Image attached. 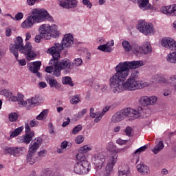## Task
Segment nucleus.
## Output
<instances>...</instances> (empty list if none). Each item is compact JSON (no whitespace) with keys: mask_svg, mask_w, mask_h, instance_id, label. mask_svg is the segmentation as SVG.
I'll return each instance as SVG.
<instances>
[{"mask_svg":"<svg viewBox=\"0 0 176 176\" xmlns=\"http://www.w3.org/2000/svg\"><path fill=\"white\" fill-rule=\"evenodd\" d=\"M144 65L145 62L142 60L124 61L118 63L115 67L116 73L109 78L111 91L114 94H119L123 91H135L142 87H148L149 84L147 82L138 80L140 76L138 70H133L130 75V69H137Z\"/></svg>","mask_w":176,"mask_h":176,"instance_id":"obj_1","label":"nucleus"},{"mask_svg":"<svg viewBox=\"0 0 176 176\" xmlns=\"http://www.w3.org/2000/svg\"><path fill=\"white\" fill-rule=\"evenodd\" d=\"M46 21H53V17L47 10L43 8H34L31 10V14L21 23V26L23 30H30L34 27V24Z\"/></svg>","mask_w":176,"mask_h":176,"instance_id":"obj_2","label":"nucleus"},{"mask_svg":"<svg viewBox=\"0 0 176 176\" xmlns=\"http://www.w3.org/2000/svg\"><path fill=\"white\" fill-rule=\"evenodd\" d=\"M77 162L74 165V173L76 174H87L90 171V162L84 154H78L76 156Z\"/></svg>","mask_w":176,"mask_h":176,"instance_id":"obj_3","label":"nucleus"},{"mask_svg":"<svg viewBox=\"0 0 176 176\" xmlns=\"http://www.w3.org/2000/svg\"><path fill=\"white\" fill-rule=\"evenodd\" d=\"M39 34L43 35L44 39L49 41L52 39V37L57 38L60 35V32L57 30V25H49L43 24L38 28Z\"/></svg>","mask_w":176,"mask_h":176,"instance_id":"obj_4","label":"nucleus"},{"mask_svg":"<svg viewBox=\"0 0 176 176\" xmlns=\"http://www.w3.org/2000/svg\"><path fill=\"white\" fill-rule=\"evenodd\" d=\"M25 46L23 45V38L21 36H18L16 38L15 44H11L10 45V52L15 56L16 60L19 58V51L20 53H24Z\"/></svg>","mask_w":176,"mask_h":176,"instance_id":"obj_5","label":"nucleus"},{"mask_svg":"<svg viewBox=\"0 0 176 176\" xmlns=\"http://www.w3.org/2000/svg\"><path fill=\"white\" fill-rule=\"evenodd\" d=\"M82 3L88 9H91V6H93L90 0H82ZM59 5L64 9H71L72 8H76L77 3L76 0H59Z\"/></svg>","mask_w":176,"mask_h":176,"instance_id":"obj_6","label":"nucleus"},{"mask_svg":"<svg viewBox=\"0 0 176 176\" xmlns=\"http://www.w3.org/2000/svg\"><path fill=\"white\" fill-rule=\"evenodd\" d=\"M152 52V47L148 42L144 43L141 46L137 44L133 45V53L140 57L141 54H149Z\"/></svg>","mask_w":176,"mask_h":176,"instance_id":"obj_7","label":"nucleus"},{"mask_svg":"<svg viewBox=\"0 0 176 176\" xmlns=\"http://www.w3.org/2000/svg\"><path fill=\"white\" fill-rule=\"evenodd\" d=\"M138 30L144 35H151V34L155 32L153 25L152 23H148L145 21H139L138 24Z\"/></svg>","mask_w":176,"mask_h":176,"instance_id":"obj_8","label":"nucleus"},{"mask_svg":"<svg viewBox=\"0 0 176 176\" xmlns=\"http://www.w3.org/2000/svg\"><path fill=\"white\" fill-rule=\"evenodd\" d=\"M65 47L63 43H55L54 46L47 50L48 54H52V60H58L60 58V53L64 50Z\"/></svg>","mask_w":176,"mask_h":176,"instance_id":"obj_9","label":"nucleus"},{"mask_svg":"<svg viewBox=\"0 0 176 176\" xmlns=\"http://www.w3.org/2000/svg\"><path fill=\"white\" fill-rule=\"evenodd\" d=\"M127 118H133V119H140L144 118V109L142 107H138L136 109L127 108L125 109Z\"/></svg>","mask_w":176,"mask_h":176,"instance_id":"obj_10","label":"nucleus"},{"mask_svg":"<svg viewBox=\"0 0 176 176\" xmlns=\"http://www.w3.org/2000/svg\"><path fill=\"white\" fill-rule=\"evenodd\" d=\"M91 160L98 170H101L105 165V156L101 153L93 155Z\"/></svg>","mask_w":176,"mask_h":176,"instance_id":"obj_11","label":"nucleus"},{"mask_svg":"<svg viewBox=\"0 0 176 176\" xmlns=\"http://www.w3.org/2000/svg\"><path fill=\"white\" fill-rule=\"evenodd\" d=\"M118 155L116 153H113L110 155L107 165L106 166L105 173H109L112 174L113 173V167L115 164H116L118 162Z\"/></svg>","mask_w":176,"mask_h":176,"instance_id":"obj_12","label":"nucleus"},{"mask_svg":"<svg viewBox=\"0 0 176 176\" xmlns=\"http://www.w3.org/2000/svg\"><path fill=\"white\" fill-rule=\"evenodd\" d=\"M21 53L26 56V58L28 61H31V60H34V58H36V54L34 53V51H32V45L30 42L26 43L23 52Z\"/></svg>","mask_w":176,"mask_h":176,"instance_id":"obj_13","label":"nucleus"},{"mask_svg":"<svg viewBox=\"0 0 176 176\" xmlns=\"http://www.w3.org/2000/svg\"><path fill=\"white\" fill-rule=\"evenodd\" d=\"M156 101H157V97L156 96H142L140 99V104H141L142 107H149V105H155Z\"/></svg>","mask_w":176,"mask_h":176,"instance_id":"obj_14","label":"nucleus"},{"mask_svg":"<svg viewBox=\"0 0 176 176\" xmlns=\"http://www.w3.org/2000/svg\"><path fill=\"white\" fill-rule=\"evenodd\" d=\"M161 12L166 16H175L176 17V4H172L167 6H163Z\"/></svg>","mask_w":176,"mask_h":176,"instance_id":"obj_15","label":"nucleus"},{"mask_svg":"<svg viewBox=\"0 0 176 176\" xmlns=\"http://www.w3.org/2000/svg\"><path fill=\"white\" fill-rule=\"evenodd\" d=\"M138 5L142 10H156V7L149 3V0H138Z\"/></svg>","mask_w":176,"mask_h":176,"instance_id":"obj_16","label":"nucleus"},{"mask_svg":"<svg viewBox=\"0 0 176 176\" xmlns=\"http://www.w3.org/2000/svg\"><path fill=\"white\" fill-rule=\"evenodd\" d=\"M62 45L65 49H69L74 45V36L71 34H65L62 39Z\"/></svg>","mask_w":176,"mask_h":176,"instance_id":"obj_17","label":"nucleus"},{"mask_svg":"<svg viewBox=\"0 0 176 176\" xmlns=\"http://www.w3.org/2000/svg\"><path fill=\"white\" fill-rule=\"evenodd\" d=\"M42 138H36L34 141L30 145L29 153H36V151L39 149V147L42 145Z\"/></svg>","mask_w":176,"mask_h":176,"instance_id":"obj_18","label":"nucleus"},{"mask_svg":"<svg viewBox=\"0 0 176 176\" xmlns=\"http://www.w3.org/2000/svg\"><path fill=\"white\" fill-rule=\"evenodd\" d=\"M127 118V114L126 113V109L122 111H118L111 118L112 123H119V122H122V120H124V118Z\"/></svg>","mask_w":176,"mask_h":176,"instance_id":"obj_19","label":"nucleus"},{"mask_svg":"<svg viewBox=\"0 0 176 176\" xmlns=\"http://www.w3.org/2000/svg\"><path fill=\"white\" fill-rule=\"evenodd\" d=\"M175 39L170 37H165L161 41V45L165 49L173 50L174 47Z\"/></svg>","mask_w":176,"mask_h":176,"instance_id":"obj_20","label":"nucleus"},{"mask_svg":"<svg viewBox=\"0 0 176 176\" xmlns=\"http://www.w3.org/2000/svg\"><path fill=\"white\" fill-rule=\"evenodd\" d=\"M115 45L113 40H111L108 41L104 45H101L98 47V50H100V52H103L104 53H111L113 48L112 47Z\"/></svg>","mask_w":176,"mask_h":176,"instance_id":"obj_21","label":"nucleus"},{"mask_svg":"<svg viewBox=\"0 0 176 176\" xmlns=\"http://www.w3.org/2000/svg\"><path fill=\"white\" fill-rule=\"evenodd\" d=\"M151 82H152V83H165L166 85L171 83L169 79L162 76L160 74H155L152 76L151 78Z\"/></svg>","mask_w":176,"mask_h":176,"instance_id":"obj_22","label":"nucleus"},{"mask_svg":"<svg viewBox=\"0 0 176 176\" xmlns=\"http://www.w3.org/2000/svg\"><path fill=\"white\" fill-rule=\"evenodd\" d=\"M137 170L142 175H149L151 174V169H149V166L143 162H140L136 166Z\"/></svg>","mask_w":176,"mask_h":176,"instance_id":"obj_23","label":"nucleus"},{"mask_svg":"<svg viewBox=\"0 0 176 176\" xmlns=\"http://www.w3.org/2000/svg\"><path fill=\"white\" fill-rule=\"evenodd\" d=\"M57 65L60 69H65L66 72H69L72 69V65L68 59H63L60 62L58 60Z\"/></svg>","mask_w":176,"mask_h":176,"instance_id":"obj_24","label":"nucleus"},{"mask_svg":"<svg viewBox=\"0 0 176 176\" xmlns=\"http://www.w3.org/2000/svg\"><path fill=\"white\" fill-rule=\"evenodd\" d=\"M58 60L51 59L50 60V65L54 66L53 75L54 76H60L61 75V71L63 70L58 65Z\"/></svg>","mask_w":176,"mask_h":176,"instance_id":"obj_25","label":"nucleus"},{"mask_svg":"<svg viewBox=\"0 0 176 176\" xmlns=\"http://www.w3.org/2000/svg\"><path fill=\"white\" fill-rule=\"evenodd\" d=\"M41 65H42V62L35 61L28 64V68L31 72H36L41 69Z\"/></svg>","mask_w":176,"mask_h":176,"instance_id":"obj_26","label":"nucleus"},{"mask_svg":"<svg viewBox=\"0 0 176 176\" xmlns=\"http://www.w3.org/2000/svg\"><path fill=\"white\" fill-rule=\"evenodd\" d=\"M118 176H130V168L127 165L118 167Z\"/></svg>","mask_w":176,"mask_h":176,"instance_id":"obj_27","label":"nucleus"},{"mask_svg":"<svg viewBox=\"0 0 176 176\" xmlns=\"http://www.w3.org/2000/svg\"><path fill=\"white\" fill-rule=\"evenodd\" d=\"M18 105L21 108H23V107H25L27 109H29L28 107V100H24V95L19 94H18Z\"/></svg>","mask_w":176,"mask_h":176,"instance_id":"obj_28","label":"nucleus"},{"mask_svg":"<svg viewBox=\"0 0 176 176\" xmlns=\"http://www.w3.org/2000/svg\"><path fill=\"white\" fill-rule=\"evenodd\" d=\"M8 152H11L14 156H20L23 155V151H24L23 147H12L7 149Z\"/></svg>","mask_w":176,"mask_h":176,"instance_id":"obj_29","label":"nucleus"},{"mask_svg":"<svg viewBox=\"0 0 176 176\" xmlns=\"http://www.w3.org/2000/svg\"><path fill=\"white\" fill-rule=\"evenodd\" d=\"M166 61L170 64H176V51H173L167 55Z\"/></svg>","mask_w":176,"mask_h":176,"instance_id":"obj_30","label":"nucleus"},{"mask_svg":"<svg viewBox=\"0 0 176 176\" xmlns=\"http://www.w3.org/2000/svg\"><path fill=\"white\" fill-rule=\"evenodd\" d=\"M34 131H32L30 133H26L25 135H23V141H24V144H30V142H31V141H32V138H34Z\"/></svg>","mask_w":176,"mask_h":176,"instance_id":"obj_31","label":"nucleus"},{"mask_svg":"<svg viewBox=\"0 0 176 176\" xmlns=\"http://www.w3.org/2000/svg\"><path fill=\"white\" fill-rule=\"evenodd\" d=\"M38 103H39V99L38 98L37 96H34L31 98L30 99H28L29 109L32 106L35 107V105H38Z\"/></svg>","mask_w":176,"mask_h":176,"instance_id":"obj_32","label":"nucleus"},{"mask_svg":"<svg viewBox=\"0 0 176 176\" xmlns=\"http://www.w3.org/2000/svg\"><path fill=\"white\" fill-rule=\"evenodd\" d=\"M91 146L90 145H85L78 148V155H85V153H87V152H90L91 151Z\"/></svg>","mask_w":176,"mask_h":176,"instance_id":"obj_33","label":"nucleus"},{"mask_svg":"<svg viewBox=\"0 0 176 176\" xmlns=\"http://www.w3.org/2000/svg\"><path fill=\"white\" fill-rule=\"evenodd\" d=\"M23 130H24V126H21L15 129L10 135V138H14V137H17L19 134L23 133Z\"/></svg>","mask_w":176,"mask_h":176,"instance_id":"obj_34","label":"nucleus"},{"mask_svg":"<svg viewBox=\"0 0 176 176\" xmlns=\"http://www.w3.org/2000/svg\"><path fill=\"white\" fill-rule=\"evenodd\" d=\"M122 45L125 52H131V50H132L133 52V48L134 47V45H131V44H130V42L127 41H123Z\"/></svg>","mask_w":176,"mask_h":176,"instance_id":"obj_35","label":"nucleus"},{"mask_svg":"<svg viewBox=\"0 0 176 176\" xmlns=\"http://www.w3.org/2000/svg\"><path fill=\"white\" fill-rule=\"evenodd\" d=\"M163 148H164V144H163V142L160 141L152 150V152H153L155 155H157V153H159V152H160Z\"/></svg>","mask_w":176,"mask_h":176,"instance_id":"obj_36","label":"nucleus"},{"mask_svg":"<svg viewBox=\"0 0 176 176\" xmlns=\"http://www.w3.org/2000/svg\"><path fill=\"white\" fill-rule=\"evenodd\" d=\"M27 162L30 164H34L36 162L35 154L28 152L27 156Z\"/></svg>","mask_w":176,"mask_h":176,"instance_id":"obj_37","label":"nucleus"},{"mask_svg":"<svg viewBox=\"0 0 176 176\" xmlns=\"http://www.w3.org/2000/svg\"><path fill=\"white\" fill-rule=\"evenodd\" d=\"M107 151H109V152H114L116 153V146L113 144V142H109L107 143L106 146Z\"/></svg>","mask_w":176,"mask_h":176,"instance_id":"obj_38","label":"nucleus"},{"mask_svg":"<svg viewBox=\"0 0 176 176\" xmlns=\"http://www.w3.org/2000/svg\"><path fill=\"white\" fill-rule=\"evenodd\" d=\"M48 113V109L43 110L38 116H36L37 120H43V119H45L46 116H47Z\"/></svg>","mask_w":176,"mask_h":176,"instance_id":"obj_39","label":"nucleus"},{"mask_svg":"<svg viewBox=\"0 0 176 176\" xmlns=\"http://www.w3.org/2000/svg\"><path fill=\"white\" fill-rule=\"evenodd\" d=\"M63 85H69L72 87H74V82H72V79L70 77H64L62 79Z\"/></svg>","mask_w":176,"mask_h":176,"instance_id":"obj_40","label":"nucleus"},{"mask_svg":"<svg viewBox=\"0 0 176 176\" xmlns=\"http://www.w3.org/2000/svg\"><path fill=\"white\" fill-rule=\"evenodd\" d=\"M82 64H83V60L80 58H77L74 60L72 65L73 67H80Z\"/></svg>","mask_w":176,"mask_h":176,"instance_id":"obj_41","label":"nucleus"},{"mask_svg":"<svg viewBox=\"0 0 176 176\" xmlns=\"http://www.w3.org/2000/svg\"><path fill=\"white\" fill-rule=\"evenodd\" d=\"M48 83L51 87H56L57 89V86H58V82L54 78H50Z\"/></svg>","mask_w":176,"mask_h":176,"instance_id":"obj_42","label":"nucleus"},{"mask_svg":"<svg viewBox=\"0 0 176 176\" xmlns=\"http://www.w3.org/2000/svg\"><path fill=\"white\" fill-rule=\"evenodd\" d=\"M1 96H4L6 98H9L12 96V92L8 89H2L0 91Z\"/></svg>","mask_w":176,"mask_h":176,"instance_id":"obj_43","label":"nucleus"},{"mask_svg":"<svg viewBox=\"0 0 176 176\" xmlns=\"http://www.w3.org/2000/svg\"><path fill=\"white\" fill-rule=\"evenodd\" d=\"M146 149H148V146H143L139 148H138L135 152L134 154L135 155H140L141 153H142V152H145V151H146Z\"/></svg>","mask_w":176,"mask_h":176,"instance_id":"obj_44","label":"nucleus"},{"mask_svg":"<svg viewBox=\"0 0 176 176\" xmlns=\"http://www.w3.org/2000/svg\"><path fill=\"white\" fill-rule=\"evenodd\" d=\"M17 118H18V116H17V113H11L9 115L10 122H16L17 120Z\"/></svg>","mask_w":176,"mask_h":176,"instance_id":"obj_45","label":"nucleus"},{"mask_svg":"<svg viewBox=\"0 0 176 176\" xmlns=\"http://www.w3.org/2000/svg\"><path fill=\"white\" fill-rule=\"evenodd\" d=\"M42 39H45V37L43 36V34H41V33L39 34H36L34 37V42L36 43H39Z\"/></svg>","mask_w":176,"mask_h":176,"instance_id":"obj_46","label":"nucleus"},{"mask_svg":"<svg viewBox=\"0 0 176 176\" xmlns=\"http://www.w3.org/2000/svg\"><path fill=\"white\" fill-rule=\"evenodd\" d=\"M85 141V137L82 135H78L75 139L76 144H82Z\"/></svg>","mask_w":176,"mask_h":176,"instance_id":"obj_47","label":"nucleus"},{"mask_svg":"<svg viewBox=\"0 0 176 176\" xmlns=\"http://www.w3.org/2000/svg\"><path fill=\"white\" fill-rule=\"evenodd\" d=\"M82 125L78 124L76 126H75L72 130V134H78L80 130H82Z\"/></svg>","mask_w":176,"mask_h":176,"instance_id":"obj_48","label":"nucleus"},{"mask_svg":"<svg viewBox=\"0 0 176 176\" xmlns=\"http://www.w3.org/2000/svg\"><path fill=\"white\" fill-rule=\"evenodd\" d=\"M80 101V99L79 98V96L78 95H76L73 96L71 99L72 104H76L78 102Z\"/></svg>","mask_w":176,"mask_h":176,"instance_id":"obj_49","label":"nucleus"},{"mask_svg":"<svg viewBox=\"0 0 176 176\" xmlns=\"http://www.w3.org/2000/svg\"><path fill=\"white\" fill-rule=\"evenodd\" d=\"M89 115L91 118H96V116H98V115H100V111L94 112V108H91Z\"/></svg>","mask_w":176,"mask_h":176,"instance_id":"obj_50","label":"nucleus"},{"mask_svg":"<svg viewBox=\"0 0 176 176\" xmlns=\"http://www.w3.org/2000/svg\"><path fill=\"white\" fill-rule=\"evenodd\" d=\"M23 17H24V14H23V12H18L15 15V20L16 21H20V20H23Z\"/></svg>","mask_w":176,"mask_h":176,"instance_id":"obj_51","label":"nucleus"},{"mask_svg":"<svg viewBox=\"0 0 176 176\" xmlns=\"http://www.w3.org/2000/svg\"><path fill=\"white\" fill-rule=\"evenodd\" d=\"M131 131H133V128L130 126H126L124 130V133L128 137H130L131 135Z\"/></svg>","mask_w":176,"mask_h":176,"instance_id":"obj_52","label":"nucleus"},{"mask_svg":"<svg viewBox=\"0 0 176 176\" xmlns=\"http://www.w3.org/2000/svg\"><path fill=\"white\" fill-rule=\"evenodd\" d=\"M100 90L102 93H107L108 91V85L106 84H101Z\"/></svg>","mask_w":176,"mask_h":176,"instance_id":"obj_53","label":"nucleus"},{"mask_svg":"<svg viewBox=\"0 0 176 176\" xmlns=\"http://www.w3.org/2000/svg\"><path fill=\"white\" fill-rule=\"evenodd\" d=\"M87 112V109H82L81 111L78 112L77 115V118H78V119H80V118L85 116Z\"/></svg>","mask_w":176,"mask_h":176,"instance_id":"obj_54","label":"nucleus"},{"mask_svg":"<svg viewBox=\"0 0 176 176\" xmlns=\"http://www.w3.org/2000/svg\"><path fill=\"white\" fill-rule=\"evenodd\" d=\"M127 142H129V140H124L120 138L116 140V143L118 144V145H126Z\"/></svg>","mask_w":176,"mask_h":176,"instance_id":"obj_55","label":"nucleus"},{"mask_svg":"<svg viewBox=\"0 0 176 176\" xmlns=\"http://www.w3.org/2000/svg\"><path fill=\"white\" fill-rule=\"evenodd\" d=\"M9 101H12L13 102H16V101H19V96L16 97L13 95L12 93H11V96H10Z\"/></svg>","mask_w":176,"mask_h":176,"instance_id":"obj_56","label":"nucleus"},{"mask_svg":"<svg viewBox=\"0 0 176 176\" xmlns=\"http://www.w3.org/2000/svg\"><path fill=\"white\" fill-rule=\"evenodd\" d=\"M38 123L36 120H32L30 122L29 126H30V127H35V126H38Z\"/></svg>","mask_w":176,"mask_h":176,"instance_id":"obj_57","label":"nucleus"},{"mask_svg":"<svg viewBox=\"0 0 176 176\" xmlns=\"http://www.w3.org/2000/svg\"><path fill=\"white\" fill-rule=\"evenodd\" d=\"M95 118V123H98V122H100V120L102 119V114H101V112H100L99 114L96 116Z\"/></svg>","mask_w":176,"mask_h":176,"instance_id":"obj_58","label":"nucleus"},{"mask_svg":"<svg viewBox=\"0 0 176 176\" xmlns=\"http://www.w3.org/2000/svg\"><path fill=\"white\" fill-rule=\"evenodd\" d=\"M163 95L164 97H168V96H171V91L170 89H166L163 91Z\"/></svg>","mask_w":176,"mask_h":176,"instance_id":"obj_59","label":"nucleus"},{"mask_svg":"<svg viewBox=\"0 0 176 176\" xmlns=\"http://www.w3.org/2000/svg\"><path fill=\"white\" fill-rule=\"evenodd\" d=\"M47 153V151L46 150L41 151L40 152H38V156L39 157H43L46 156Z\"/></svg>","mask_w":176,"mask_h":176,"instance_id":"obj_60","label":"nucleus"},{"mask_svg":"<svg viewBox=\"0 0 176 176\" xmlns=\"http://www.w3.org/2000/svg\"><path fill=\"white\" fill-rule=\"evenodd\" d=\"M94 89L96 90V91H98L101 87V85H100L98 82H94L93 83Z\"/></svg>","mask_w":176,"mask_h":176,"instance_id":"obj_61","label":"nucleus"},{"mask_svg":"<svg viewBox=\"0 0 176 176\" xmlns=\"http://www.w3.org/2000/svg\"><path fill=\"white\" fill-rule=\"evenodd\" d=\"M19 65H21V67H24V65H26L27 62H25V59H21V60H19L16 59Z\"/></svg>","mask_w":176,"mask_h":176,"instance_id":"obj_62","label":"nucleus"},{"mask_svg":"<svg viewBox=\"0 0 176 176\" xmlns=\"http://www.w3.org/2000/svg\"><path fill=\"white\" fill-rule=\"evenodd\" d=\"M169 80H170L172 83H176V74L171 75L169 77Z\"/></svg>","mask_w":176,"mask_h":176,"instance_id":"obj_63","label":"nucleus"},{"mask_svg":"<svg viewBox=\"0 0 176 176\" xmlns=\"http://www.w3.org/2000/svg\"><path fill=\"white\" fill-rule=\"evenodd\" d=\"M54 68L53 66H47L45 68V72H47V74H52V72H53Z\"/></svg>","mask_w":176,"mask_h":176,"instance_id":"obj_64","label":"nucleus"}]
</instances>
